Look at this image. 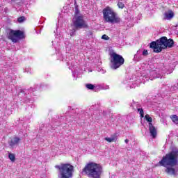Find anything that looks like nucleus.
I'll return each instance as SVG.
<instances>
[{
  "label": "nucleus",
  "mask_w": 178,
  "mask_h": 178,
  "mask_svg": "<svg viewBox=\"0 0 178 178\" xmlns=\"http://www.w3.org/2000/svg\"><path fill=\"white\" fill-rule=\"evenodd\" d=\"M160 166L165 168V172L170 176L178 175V149L175 147L159 162Z\"/></svg>",
  "instance_id": "obj_1"
},
{
  "label": "nucleus",
  "mask_w": 178,
  "mask_h": 178,
  "mask_svg": "<svg viewBox=\"0 0 178 178\" xmlns=\"http://www.w3.org/2000/svg\"><path fill=\"white\" fill-rule=\"evenodd\" d=\"M173 72V70L169 67V65L163 66L162 69L156 68L154 70H147L145 73L142 74V79L143 81H148V80H154L155 79H162L163 74H170Z\"/></svg>",
  "instance_id": "obj_2"
},
{
  "label": "nucleus",
  "mask_w": 178,
  "mask_h": 178,
  "mask_svg": "<svg viewBox=\"0 0 178 178\" xmlns=\"http://www.w3.org/2000/svg\"><path fill=\"white\" fill-rule=\"evenodd\" d=\"M173 45H175V41H173V39H168L167 37L163 36L157 40L152 42L149 45V48L154 49V52L159 54V52H162L163 49L173 48Z\"/></svg>",
  "instance_id": "obj_3"
},
{
  "label": "nucleus",
  "mask_w": 178,
  "mask_h": 178,
  "mask_svg": "<svg viewBox=\"0 0 178 178\" xmlns=\"http://www.w3.org/2000/svg\"><path fill=\"white\" fill-rule=\"evenodd\" d=\"M83 175H87L90 178H101L102 166L95 163H89L82 170Z\"/></svg>",
  "instance_id": "obj_4"
},
{
  "label": "nucleus",
  "mask_w": 178,
  "mask_h": 178,
  "mask_svg": "<svg viewBox=\"0 0 178 178\" xmlns=\"http://www.w3.org/2000/svg\"><path fill=\"white\" fill-rule=\"evenodd\" d=\"M55 168L58 170V178H71L73 176L74 167L70 163H60L55 165Z\"/></svg>",
  "instance_id": "obj_5"
},
{
  "label": "nucleus",
  "mask_w": 178,
  "mask_h": 178,
  "mask_svg": "<svg viewBox=\"0 0 178 178\" xmlns=\"http://www.w3.org/2000/svg\"><path fill=\"white\" fill-rule=\"evenodd\" d=\"M103 17L106 23L111 24H119L120 23V17L111 7H106L103 10Z\"/></svg>",
  "instance_id": "obj_6"
},
{
  "label": "nucleus",
  "mask_w": 178,
  "mask_h": 178,
  "mask_svg": "<svg viewBox=\"0 0 178 178\" xmlns=\"http://www.w3.org/2000/svg\"><path fill=\"white\" fill-rule=\"evenodd\" d=\"M124 65V58L120 54L113 53L111 55V64L110 67L113 70L119 69L120 66Z\"/></svg>",
  "instance_id": "obj_7"
},
{
  "label": "nucleus",
  "mask_w": 178,
  "mask_h": 178,
  "mask_svg": "<svg viewBox=\"0 0 178 178\" xmlns=\"http://www.w3.org/2000/svg\"><path fill=\"white\" fill-rule=\"evenodd\" d=\"M8 40H11L13 42H17V40L24 38V32L20 30L15 31L10 29L8 32Z\"/></svg>",
  "instance_id": "obj_8"
},
{
  "label": "nucleus",
  "mask_w": 178,
  "mask_h": 178,
  "mask_svg": "<svg viewBox=\"0 0 178 178\" xmlns=\"http://www.w3.org/2000/svg\"><path fill=\"white\" fill-rule=\"evenodd\" d=\"M145 56H148V50L144 49H139L136 54H134L133 62L137 63V62H140V60H143Z\"/></svg>",
  "instance_id": "obj_9"
},
{
  "label": "nucleus",
  "mask_w": 178,
  "mask_h": 178,
  "mask_svg": "<svg viewBox=\"0 0 178 178\" xmlns=\"http://www.w3.org/2000/svg\"><path fill=\"white\" fill-rule=\"evenodd\" d=\"M145 119L148 122L149 125V131L150 133V135L152 136V138H156V128L152 124V118L149 117V115H146L145 116Z\"/></svg>",
  "instance_id": "obj_10"
},
{
  "label": "nucleus",
  "mask_w": 178,
  "mask_h": 178,
  "mask_svg": "<svg viewBox=\"0 0 178 178\" xmlns=\"http://www.w3.org/2000/svg\"><path fill=\"white\" fill-rule=\"evenodd\" d=\"M74 26L76 29H88V24H87L81 16H78L75 18Z\"/></svg>",
  "instance_id": "obj_11"
},
{
  "label": "nucleus",
  "mask_w": 178,
  "mask_h": 178,
  "mask_svg": "<svg viewBox=\"0 0 178 178\" xmlns=\"http://www.w3.org/2000/svg\"><path fill=\"white\" fill-rule=\"evenodd\" d=\"M35 91H37V88H30L29 89V90H21L19 95H22V94H24V102H30V101H31V99L30 98V97H31V94H33V92H34Z\"/></svg>",
  "instance_id": "obj_12"
},
{
  "label": "nucleus",
  "mask_w": 178,
  "mask_h": 178,
  "mask_svg": "<svg viewBox=\"0 0 178 178\" xmlns=\"http://www.w3.org/2000/svg\"><path fill=\"white\" fill-rule=\"evenodd\" d=\"M91 111H92V108H89L86 111L80 110L79 111V113L76 115V117L75 118V119H80V118H85L86 119L90 118L91 115H92V113H91Z\"/></svg>",
  "instance_id": "obj_13"
},
{
  "label": "nucleus",
  "mask_w": 178,
  "mask_h": 178,
  "mask_svg": "<svg viewBox=\"0 0 178 178\" xmlns=\"http://www.w3.org/2000/svg\"><path fill=\"white\" fill-rule=\"evenodd\" d=\"M21 140L22 139H20V138L15 136L8 141V144L11 147V148H13V147L19 145V143H20Z\"/></svg>",
  "instance_id": "obj_14"
},
{
  "label": "nucleus",
  "mask_w": 178,
  "mask_h": 178,
  "mask_svg": "<svg viewBox=\"0 0 178 178\" xmlns=\"http://www.w3.org/2000/svg\"><path fill=\"white\" fill-rule=\"evenodd\" d=\"M67 65L69 66L71 65V66L69 67V69L72 70V77L75 79V80H77V76L76 77V74L77 73V70H76V67L73 65V63L72 62H67Z\"/></svg>",
  "instance_id": "obj_15"
},
{
  "label": "nucleus",
  "mask_w": 178,
  "mask_h": 178,
  "mask_svg": "<svg viewBox=\"0 0 178 178\" xmlns=\"http://www.w3.org/2000/svg\"><path fill=\"white\" fill-rule=\"evenodd\" d=\"M175 16V13L172 10H169L164 13L163 20H172Z\"/></svg>",
  "instance_id": "obj_16"
},
{
  "label": "nucleus",
  "mask_w": 178,
  "mask_h": 178,
  "mask_svg": "<svg viewBox=\"0 0 178 178\" xmlns=\"http://www.w3.org/2000/svg\"><path fill=\"white\" fill-rule=\"evenodd\" d=\"M99 90H109V86L105 84L96 85L95 91H98Z\"/></svg>",
  "instance_id": "obj_17"
},
{
  "label": "nucleus",
  "mask_w": 178,
  "mask_h": 178,
  "mask_svg": "<svg viewBox=\"0 0 178 178\" xmlns=\"http://www.w3.org/2000/svg\"><path fill=\"white\" fill-rule=\"evenodd\" d=\"M140 84H141V80H136L131 84L129 83V86L130 88H136V87H138V86H140Z\"/></svg>",
  "instance_id": "obj_18"
},
{
  "label": "nucleus",
  "mask_w": 178,
  "mask_h": 178,
  "mask_svg": "<svg viewBox=\"0 0 178 178\" xmlns=\"http://www.w3.org/2000/svg\"><path fill=\"white\" fill-rule=\"evenodd\" d=\"M140 103L136 102H134V100H133V102L130 104V107L132 108V109H134V111L138 109V108H140Z\"/></svg>",
  "instance_id": "obj_19"
},
{
  "label": "nucleus",
  "mask_w": 178,
  "mask_h": 178,
  "mask_svg": "<svg viewBox=\"0 0 178 178\" xmlns=\"http://www.w3.org/2000/svg\"><path fill=\"white\" fill-rule=\"evenodd\" d=\"M104 140L108 143H113V141H116V140H118V138L116 136H112L110 138H105Z\"/></svg>",
  "instance_id": "obj_20"
},
{
  "label": "nucleus",
  "mask_w": 178,
  "mask_h": 178,
  "mask_svg": "<svg viewBox=\"0 0 178 178\" xmlns=\"http://www.w3.org/2000/svg\"><path fill=\"white\" fill-rule=\"evenodd\" d=\"M86 35L89 38H94V31L92 30H86Z\"/></svg>",
  "instance_id": "obj_21"
},
{
  "label": "nucleus",
  "mask_w": 178,
  "mask_h": 178,
  "mask_svg": "<svg viewBox=\"0 0 178 178\" xmlns=\"http://www.w3.org/2000/svg\"><path fill=\"white\" fill-rule=\"evenodd\" d=\"M86 88L88 90H95V86L91 83H87L86 84Z\"/></svg>",
  "instance_id": "obj_22"
},
{
  "label": "nucleus",
  "mask_w": 178,
  "mask_h": 178,
  "mask_svg": "<svg viewBox=\"0 0 178 178\" xmlns=\"http://www.w3.org/2000/svg\"><path fill=\"white\" fill-rule=\"evenodd\" d=\"M171 120L173 122V123H175V124H178V117L176 115H172L170 117Z\"/></svg>",
  "instance_id": "obj_23"
},
{
  "label": "nucleus",
  "mask_w": 178,
  "mask_h": 178,
  "mask_svg": "<svg viewBox=\"0 0 178 178\" xmlns=\"http://www.w3.org/2000/svg\"><path fill=\"white\" fill-rule=\"evenodd\" d=\"M8 158L11 162H15V161H16V156H15V154L9 153Z\"/></svg>",
  "instance_id": "obj_24"
},
{
  "label": "nucleus",
  "mask_w": 178,
  "mask_h": 178,
  "mask_svg": "<svg viewBox=\"0 0 178 178\" xmlns=\"http://www.w3.org/2000/svg\"><path fill=\"white\" fill-rule=\"evenodd\" d=\"M136 109L138 112L140 113V118H143L144 116V110L143 108H140V107H138Z\"/></svg>",
  "instance_id": "obj_25"
},
{
  "label": "nucleus",
  "mask_w": 178,
  "mask_h": 178,
  "mask_svg": "<svg viewBox=\"0 0 178 178\" xmlns=\"http://www.w3.org/2000/svg\"><path fill=\"white\" fill-rule=\"evenodd\" d=\"M118 6L120 9H123V8H124V3H123V2L120 1L118 2Z\"/></svg>",
  "instance_id": "obj_26"
},
{
  "label": "nucleus",
  "mask_w": 178,
  "mask_h": 178,
  "mask_svg": "<svg viewBox=\"0 0 178 178\" xmlns=\"http://www.w3.org/2000/svg\"><path fill=\"white\" fill-rule=\"evenodd\" d=\"M26 20V17L24 16L20 17L17 19V22L18 23H23Z\"/></svg>",
  "instance_id": "obj_27"
},
{
  "label": "nucleus",
  "mask_w": 178,
  "mask_h": 178,
  "mask_svg": "<svg viewBox=\"0 0 178 178\" xmlns=\"http://www.w3.org/2000/svg\"><path fill=\"white\" fill-rule=\"evenodd\" d=\"M25 73H30L31 74V68L30 67H26L24 70Z\"/></svg>",
  "instance_id": "obj_28"
},
{
  "label": "nucleus",
  "mask_w": 178,
  "mask_h": 178,
  "mask_svg": "<svg viewBox=\"0 0 178 178\" xmlns=\"http://www.w3.org/2000/svg\"><path fill=\"white\" fill-rule=\"evenodd\" d=\"M47 87H48V85H46L44 83L40 85V88H42V90H45Z\"/></svg>",
  "instance_id": "obj_29"
},
{
  "label": "nucleus",
  "mask_w": 178,
  "mask_h": 178,
  "mask_svg": "<svg viewBox=\"0 0 178 178\" xmlns=\"http://www.w3.org/2000/svg\"><path fill=\"white\" fill-rule=\"evenodd\" d=\"M102 40H109V37H108V35H103L102 36Z\"/></svg>",
  "instance_id": "obj_30"
},
{
  "label": "nucleus",
  "mask_w": 178,
  "mask_h": 178,
  "mask_svg": "<svg viewBox=\"0 0 178 178\" xmlns=\"http://www.w3.org/2000/svg\"><path fill=\"white\" fill-rule=\"evenodd\" d=\"M58 38H59V36H58V35L56 36V40L52 41V44L53 45H55V42H56V41H58Z\"/></svg>",
  "instance_id": "obj_31"
},
{
  "label": "nucleus",
  "mask_w": 178,
  "mask_h": 178,
  "mask_svg": "<svg viewBox=\"0 0 178 178\" xmlns=\"http://www.w3.org/2000/svg\"><path fill=\"white\" fill-rule=\"evenodd\" d=\"M54 48H55L56 51H59L60 47L54 44Z\"/></svg>",
  "instance_id": "obj_32"
},
{
  "label": "nucleus",
  "mask_w": 178,
  "mask_h": 178,
  "mask_svg": "<svg viewBox=\"0 0 178 178\" xmlns=\"http://www.w3.org/2000/svg\"><path fill=\"white\" fill-rule=\"evenodd\" d=\"M124 143H125L126 144H128V143H129V139H125Z\"/></svg>",
  "instance_id": "obj_33"
},
{
  "label": "nucleus",
  "mask_w": 178,
  "mask_h": 178,
  "mask_svg": "<svg viewBox=\"0 0 178 178\" xmlns=\"http://www.w3.org/2000/svg\"><path fill=\"white\" fill-rule=\"evenodd\" d=\"M36 33H37V34H40L41 33V30H40L39 32L36 31Z\"/></svg>",
  "instance_id": "obj_34"
},
{
  "label": "nucleus",
  "mask_w": 178,
  "mask_h": 178,
  "mask_svg": "<svg viewBox=\"0 0 178 178\" xmlns=\"http://www.w3.org/2000/svg\"><path fill=\"white\" fill-rule=\"evenodd\" d=\"M72 109V106H68V110L70 111Z\"/></svg>",
  "instance_id": "obj_35"
},
{
  "label": "nucleus",
  "mask_w": 178,
  "mask_h": 178,
  "mask_svg": "<svg viewBox=\"0 0 178 178\" xmlns=\"http://www.w3.org/2000/svg\"><path fill=\"white\" fill-rule=\"evenodd\" d=\"M127 83H129V82H127V81H124V84H127Z\"/></svg>",
  "instance_id": "obj_36"
},
{
  "label": "nucleus",
  "mask_w": 178,
  "mask_h": 178,
  "mask_svg": "<svg viewBox=\"0 0 178 178\" xmlns=\"http://www.w3.org/2000/svg\"><path fill=\"white\" fill-rule=\"evenodd\" d=\"M71 35H73V33H71Z\"/></svg>",
  "instance_id": "obj_37"
},
{
  "label": "nucleus",
  "mask_w": 178,
  "mask_h": 178,
  "mask_svg": "<svg viewBox=\"0 0 178 178\" xmlns=\"http://www.w3.org/2000/svg\"><path fill=\"white\" fill-rule=\"evenodd\" d=\"M75 3V5H76V2L75 1V3Z\"/></svg>",
  "instance_id": "obj_38"
}]
</instances>
